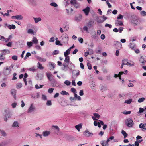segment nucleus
Masks as SVG:
<instances>
[{
    "mask_svg": "<svg viewBox=\"0 0 146 146\" xmlns=\"http://www.w3.org/2000/svg\"><path fill=\"white\" fill-rule=\"evenodd\" d=\"M126 125L129 127H132L134 125V123L132 119L129 118L125 120Z\"/></svg>",
    "mask_w": 146,
    "mask_h": 146,
    "instance_id": "1",
    "label": "nucleus"
},
{
    "mask_svg": "<svg viewBox=\"0 0 146 146\" xmlns=\"http://www.w3.org/2000/svg\"><path fill=\"white\" fill-rule=\"evenodd\" d=\"M123 65H127L129 66H133L134 65V62H133L131 61H129L127 59H125L123 60L122 61Z\"/></svg>",
    "mask_w": 146,
    "mask_h": 146,
    "instance_id": "2",
    "label": "nucleus"
},
{
    "mask_svg": "<svg viewBox=\"0 0 146 146\" xmlns=\"http://www.w3.org/2000/svg\"><path fill=\"white\" fill-rule=\"evenodd\" d=\"M72 65V62H64V71L70 70Z\"/></svg>",
    "mask_w": 146,
    "mask_h": 146,
    "instance_id": "3",
    "label": "nucleus"
},
{
    "mask_svg": "<svg viewBox=\"0 0 146 146\" xmlns=\"http://www.w3.org/2000/svg\"><path fill=\"white\" fill-rule=\"evenodd\" d=\"M70 3L72 5L76 8L80 7V5L77 2L76 0H71L70 1Z\"/></svg>",
    "mask_w": 146,
    "mask_h": 146,
    "instance_id": "4",
    "label": "nucleus"
},
{
    "mask_svg": "<svg viewBox=\"0 0 146 146\" xmlns=\"http://www.w3.org/2000/svg\"><path fill=\"white\" fill-rule=\"evenodd\" d=\"M131 22L135 25H136L139 24V22L136 17L133 18L131 20Z\"/></svg>",
    "mask_w": 146,
    "mask_h": 146,
    "instance_id": "5",
    "label": "nucleus"
},
{
    "mask_svg": "<svg viewBox=\"0 0 146 146\" xmlns=\"http://www.w3.org/2000/svg\"><path fill=\"white\" fill-rule=\"evenodd\" d=\"M107 140H102L100 141V143L102 146H110Z\"/></svg>",
    "mask_w": 146,
    "mask_h": 146,
    "instance_id": "6",
    "label": "nucleus"
},
{
    "mask_svg": "<svg viewBox=\"0 0 146 146\" xmlns=\"http://www.w3.org/2000/svg\"><path fill=\"white\" fill-rule=\"evenodd\" d=\"M49 68L50 70H54V68L55 67V64L52 62H49Z\"/></svg>",
    "mask_w": 146,
    "mask_h": 146,
    "instance_id": "7",
    "label": "nucleus"
},
{
    "mask_svg": "<svg viewBox=\"0 0 146 146\" xmlns=\"http://www.w3.org/2000/svg\"><path fill=\"white\" fill-rule=\"evenodd\" d=\"M90 10V8L88 7H87L84 9H83L82 11L86 15H88Z\"/></svg>",
    "mask_w": 146,
    "mask_h": 146,
    "instance_id": "8",
    "label": "nucleus"
},
{
    "mask_svg": "<svg viewBox=\"0 0 146 146\" xmlns=\"http://www.w3.org/2000/svg\"><path fill=\"white\" fill-rule=\"evenodd\" d=\"M115 24L117 26H122L123 25V22L121 20H117L115 21Z\"/></svg>",
    "mask_w": 146,
    "mask_h": 146,
    "instance_id": "9",
    "label": "nucleus"
},
{
    "mask_svg": "<svg viewBox=\"0 0 146 146\" xmlns=\"http://www.w3.org/2000/svg\"><path fill=\"white\" fill-rule=\"evenodd\" d=\"M84 135L86 137H89L93 135V134L89 131L88 130H86L85 132H84Z\"/></svg>",
    "mask_w": 146,
    "mask_h": 146,
    "instance_id": "10",
    "label": "nucleus"
},
{
    "mask_svg": "<svg viewBox=\"0 0 146 146\" xmlns=\"http://www.w3.org/2000/svg\"><path fill=\"white\" fill-rule=\"evenodd\" d=\"M139 127L140 128H142L143 131L146 130V123H140L139 125Z\"/></svg>",
    "mask_w": 146,
    "mask_h": 146,
    "instance_id": "11",
    "label": "nucleus"
},
{
    "mask_svg": "<svg viewBox=\"0 0 146 146\" xmlns=\"http://www.w3.org/2000/svg\"><path fill=\"white\" fill-rule=\"evenodd\" d=\"M82 123H80L75 126V128L78 132L80 131V129L82 128Z\"/></svg>",
    "mask_w": 146,
    "mask_h": 146,
    "instance_id": "12",
    "label": "nucleus"
},
{
    "mask_svg": "<svg viewBox=\"0 0 146 146\" xmlns=\"http://www.w3.org/2000/svg\"><path fill=\"white\" fill-rule=\"evenodd\" d=\"M11 70L7 68L6 69L3 71L4 74L6 75H7L10 74L11 72Z\"/></svg>",
    "mask_w": 146,
    "mask_h": 146,
    "instance_id": "13",
    "label": "nucleus"
},
{
    "mask_svg": "<svg viewBox=\"0 0 146 146\" xmlns=\"http://www.w3.org/2000/svg\"><path fill=\"white\" fill-rule=\"evenodd\" d=\"M145 56H142L140 57L139 59L140 62H141L143 64H144L146 62V61L145 59Z\"/></svg>",
    "mask_w": 146,
    "mask_h": 146,
    "instance_id": "14",
    "label": "nucleus"
},
{
    "mask_svg": "<svg viewBox=\"0 0 146 146\" xmlns=\"http://www.w3.org/2000/svg\"><path fill=\"white\" fill-rule=\"evenodd\" d=\"M108 89V87L106 86H104L102 85H100V90L102 92H104L107 90Z\"/></svg>",
    "mask_w": 146,
    "mask_h": 146,
    "instance_id": "15",
    "label": "nucleus"
},
{
    "mask_svg": "<svg viewBox=\"0 0 146 146\" xmlns=\"http://www.w3.org/2000/svg\"><path fill=\"white\" fill-rule=\"evenodd\" d=\"M1 51L2 52L1 54L4 56L7 54H9L10 52V51L9 50L6 49H4Z\"/></svg>",
    "mask_w": 146,
    "mask_h": 146,
    "instance_id": "16",
    "label": "nucleus"
},
{
    "mask_svg": "<svg viewBox=\"0 0 146 146\" xmlns=\"http://www.w3.org/2000/svg\"><path fill=\"white\" fill-rule=\"evenodd\" d=\"M16 90L15 89H12L11 90V94L13 95L15 99H16Z\"/></svg>",
    "mask_w": 146,
    "mask_h": 146,
    "instance_id": "17",
    "label": "nucleus"
},
{
    "mask_svg": "<svg viewBox=\"0 0 146 146\" xmlns=\"http://www.w3.org/2000/svg\"><path fill=\"white\" fill-rule=\"evenodd\" d=\"M35 108L33 106V104H32L28 110V112H31L34 110Z\"/></svg>",
    "mask_w": 146,
    "mask_h": 146,
    "instance_id": "18",
    "label": "nucleus"
},
{
    "mask_svg": "<svg viewBox=\"0 0 146 146\" xmlns=\"http://www.w3.org/2000/svg\"><path fill=\"white\" fill-rule=\"evenodd\" d=\"M114 42V45H117L119 47V48L120 49L122 47V45L120 43V42L119 41H115Z\"/></svg>",
    "mask_w": 146,
    "mask_h": 146,
    "instance_id": "19",
    "label": "nucleus"
},
{
    "mask_svg": "<svg viewBox=\"0 0 146 146\" xmlns=\"http://www.w3.org/2000/svg\"><path fill=\"white\" fill-rule=\"evenodd\" d=\"M64 36V40H65V41H64V44H68V37L67 35H65Z\"/></svg>",
    "mask_w": 146,
    "mask_h": 146,
    "instance_id": "20",
    "label": "nucleus"
},
{
    "mask_svg": "<svg viewBox=\"0 0 146 146\" xmlns=\"http://www.w3.org/2000/svg\"><path fill=\"white\" fill-rule=\"evenodd\" d=\"M65 59H64V62H71L70 60V57L69 56H65Z\"/></svg>",
    "mask_w": 146,
    "mask_h": 146,
    "instance_id": "21",
    "label": "nucleus"
},
{
    "mask_svg": "<svg viewBox=\"0 0 146 146\" xmlns=\"http://www.w3.org/2000/svg\"><path fill=\"white\" fill-rule=\"evenodd\" d=\"M32 43H33L35 44H37L38 43V40L36 38L34 37L33 38L32 42Z\"/></svg>",
    "mask_w": 146,
    "mask_h": 146,
    "instance_id": "22",
    "label": "nucleus"
},
{
    "mask_svg": "<svg viewBox=\"0 0 146 146\" xmlns=\"http://www.w3.org/2000/svg\"><path fill=\"white\" fill-rule=\"evenodd\" d=\"M50 132L49 131H45L43 132V135L44 136H48L50 134Z\"/></svg>",
    "mask_w": 146,
    "mask_h": 146,
    "instance_id": "23",
    "label": "nucleus"
},
{
    "mask_svg": "<svg viewBox=\"0 0 146 146\" xmlns=\"http://www.w3.org/2000/svg\"><path fill=\"white\" fill-rule=\"evenodd\" d=\"M8 27L10 29H14L16 28L15 26L14 25H12L11 26L10 25H8Z\"/></svg>",
    "mask_w": 146,
    "mask_h": 146,
    "instance_id": "24",
    "label": "nucleus"
},
{
    "mask_svg": "<svg viewBox=\"0 0 146 146\" xmlns=\"http://www.w3.org/2000/svg\"><path fill=\"white\" fill-rule=\"evenodd\" d=\"M121 133L124 136V139L126 138L128 135V134L126 132L123 130L122 131Z\"/></svg>",
    "mask_w": 146,
    "mask_h": 146,
    "instance_id": "25",
    "label": "nucleus"
},
{
    "mask_svg": "<svg viewBox=\"0 0 146 146\" xmlns=\"http://www.w3.org/2000/svg\"><path fill=\"white\" fill-rule=\"evenodd\" d=\"M70 49H68L65 52H64V56H68V55L70 54Z\"/></svg>",
    "mask_w": 146,
    "mask_h": 146,
    "instance_id": "26",
    "label": "nucleus"
},
{
    "mask_svg": "<svg viewBox=\"0 0 146 146\" xmlns=\"http://www.w3.org/2000/svg\"><path fill=\"white\" fill-rule=\"evenodd\" d=\"M36 58L40 61L45 62L46 61V59H45L41 57L38 56L36 57Z\"/></svg>",
    "mask_w": 146,
    "mask_h": 146,
    "instance_id": "27",
    "label": "nucleus"
},
{
    "mask_svg": "<svg viewBox=\"0 0 146 146\" xmlns=\"http://www.w3.org/2000/svg\"><path fill=\"white\" fill-rule=\"evenodd\" d=\"M35 21L36 23H37L39 21H40L41 20V19L40 17L38 18H33Z\"/></svg>",
    "mask_w": 146,
    "mask_h": 146,
    "instance_id": "28",
    "label": "nucleus"
},
{
    "mask_svg": "<svg viewBox=\"0 0 146 146\" xmlns=\"http://www.w3.org/2000/svg\"><path fill=\"white\" fill-rule=\"evenodd\" d=\"M37 65V67L38 68L40 69H44L43 67L42 66L41 64L40 63V62H38Z\"/></svg>",
    "mask_w": 146,
    "mask_h": 146,
    "instance_id": "29",
    "label": "nucleus"
},
{
    "mask_svg": "<svg viewBox=\"0 0 146 146\" xmlns=\"http://www.w3.org/2000/svg\"><path fill=\"white\" fill-rule=\"evenodd\" d=\"M64 30L67 31L69 28V25L68 23H66L65 25L64 24Z\"/></svg>",
    "mask_w": 146,
    "mask_h": 146,
    "instance_id": "30",
    "label": "nucleus"
},
{
    "mask_svg": "<svg viewBox=\"0 0 146 146\" xmlns=\"http://www.w3.org/2000/svg\"><path fill=\"white\" fill-rule=\"evenodd\" d=\"M66 12L68 15H71L73 11V9H71L70 11L68 9H66Z\"/></svg>",
    "mask_w": 146,
    "mask_h": 146,
    "instance_id": "31",
    "label": "nucleus"
},
{
    "mask_svg": "<svg viewBox=\"0 0 146 146\" xmlns=\"http://www.w3.org/2000/svg\"><path fill=\"white\" fill-rule=\"evenodd\" d=\"M132 102V99H129L125 101L124 103L127 104H130Z\"/></svg>",
    "mask_w": 146,
    "mask_h": 146,
    "instance_id": "32",
    "label": "nucleus"
},
{
    "mask_svg": "<svg viewBox=\"0 0 146 146\" xmlns=\"http://www.w3.org/2000/svg\"><path fill=\"white\" fill-rule=\"evenodd\" d=\"M15 17H16V19L18 20H21L23 18V17L21 15H17Z\"/></svg>",
    "mask_w": 146,
    "mask_h": 146,
    "instance_id": "33",
    "label": "nucleus"
},
{
    "mask_svg": "<svg viewBox=\"0 0 146 146\" xmlns=\"http://www.w3.org/2000/svg\"><path fill=\"white\" fill-rule=\"evenodd\" d=\"M74 95L76 99V100L79 101L81 100V97L79 96L78 95L76 94H75Z\"/></svg>",
    "mask_w": 146,
    "mask_h": 146,
    "instance_id": "34",
    "label": "nucleus"
},
{
    "mask_svg": "<svg viewBox=\"0 0 146 146\" xmlns=\"http://www.w3.org/2000/svg\"><path fill=\"white\" fill-rule=\"evenodd\" d=\"M136 138L138 140V141L139 143H140L143 141L142 139L140 140H139V139H141L142 138V137L140 136H137L136 137Z\"/></svg>",
    "mask_w": 146,
    "mask_h": 146,
    "instance_id": "35",
    "label": "nucleus"
},
{
    "mask_svg": "<svg viewBox=\"0 0 146 146\" xmlns=\"http://www.w3.org/2000/svg\"><path fill=\"white\" fill-rule=\"evenodd\" d=\"M114 138V137L113 136H111L109 138H107V141L109 142L111 140H113Z\"/></svg>",
    "mask_w": 146,
    "mask_h": 146,
    "instance_id": "36",
    "label": "nucleus"
},
{
    "mask_svg": "<svg viewBox=\"0 0 146 146\" xmlns=\"http://www.w3.org/2000/svg\"><path fill=\"white\" fill-rule=\"evenodd\" d=\"M114 138V137L113 136H111L109 138H107V141L109 142L111 140H113Z\"/></svg>",
    "mask_w": 146,
    "mask_h": 146,
    "instance_id": "37",
    "label": "nucleus"
},
{
    "mask_svg": "<svg viewBox=\"0 0 146 146\" xmlns=\"http://www.w3.org/2000/svg\"><path fill=\"white\" fill-rule=\"evenodd\" d=\"M33 43L31 42H27V44L29 47H30L32 46Z\"/></svg>",
    "mask_w": 146,
    "mask_h": 146,
    "instance_id": "38",
    "label": "nucleus"
},
{
    "mask_svg": "<svg viewBox=\"0 0 146 146\" xmlns=\"http://www.w3.org/2000/svg\"><path fill=\"white\" fill-rule=\"evenodd\" d=\"M5 58V56L1 53L0 54V60L1 61L3 60Z\"/></svg>",
    "mask_w": 146,
    "mask_h": 146,
    "instance_id": "39",
    "label": "nucleus"
},
{
    "mask_svg": "<svg viewBox=\"0 0 146 146\" xmlns=\"http://www.w3.org/2000/svg\"><path fill=\"white\" fill-rule=\"evenodd\" d=\"M22 85L21 83H18L16 84V87L17 88H20L22 86Z\"/></svg>",
    "mask_w": 146,
    "mask_h": 146,
    "instance_id": "40",
    "label": "nucleus"
},
{
    "mask_svg": "<svg viewBox=\"0 0 146 146\" xmlns=\"http://www.w3.org/2000/svg\"><path fill=\"white\" fill-rule=\"evenodd\" d=\"M102 18H103V19H104V20L102 21H98V23H102V22H103L105 20H106L107 19V18L106 17H105V16L104 15H103L102 16Z\"/></svg>",
    "mask_w": 146,
    "mask_h": 146,
    "instance_id": "41",
    "label": "nucleus"
},
{
    "mask_svg": "<svg viewBox=\"0 0 146 146\" xmlns=\"http://www.w3.org/2000/svg\"><path fill=\"white\" fill-rule=\"evenodd\" d=\"M18 123L17 121H15L13 123L12 126L14 127H15L18 126Z\"/></svg>",
    "mask_w": 146,
    "mask_h": 146,
    "instance_id": "42",
    "label": "nucleus"
},
{
    "mask_svg": "<svg viewBox=\"0 0 146 146\" xmlns=\"http://www.w3.org/2000/svg\"><path fill=\"white\" fill-rule=\"evenodd\" d=\"M140 14L141 15L143 16H146V12L144 11H143L140 12Z\"/></svg>",
    "mask_w": 146,
    "mask_h": 146,
    "instance_id": "43",
    "label": "nucleus"
},
{
    "mask_svg": "<svg viewBox=\"0 0 146 146\" xmlns=\"http://www.w3.org/2000/svg\"><path fill=\"white\" fill-rule=\"evenodd\" d=\"M145 100L144 98L142 97L141 98H139L138 100V102L139 103H141L144 101Z\"/></svg>",
    "mask_w": 146,
    "mask_h": 146,
    "instance_id": "44",
    "label": "nucleus"
},
{
    "mask_svg": "<svg viewBox=\"0 0 146 146\" xmlns=\"http://www.w3.org/2000/svg\"><path fill=\"white\" fill-rule=\"evenodd\" d=\"M31 55V54L30 53L28 52L26 54V56L24 57V60H26L27 58V57H29Z\"/></svg>",
    "mask_w": 146,
    "mask_h": 146,
    "instance_id": "45",
    "label": "nucleus"
},
{
    "mask_svg": "<svg viewBox=\"0 0 146 146\" xmlns=\"http://www.w3.org/2000/svg\"><path fill=\"white\" fill-rule=\"evenodd\" d=\"M94 116L95 117L98 119H99L100 116V115L98 113H94L93 114Z\"/></svg>",
    "mask_w": 146,
    "mask_h": 146,
    "instance_id": "46",
    "label": "nucleus"
},
{
    "mask_svg": "<svg viewBox=\"0 0 146 146\" xmlns=\"http://www.w3.org/2000/svg\"><path fill=\"white\" fill-rule=\"evenodd\" d=\"M54 90V89L53 88H49L48 90V92L49 93L51 94L53 92Z\"/></svg>",
    "mask_w": 146,
    "mask_h": 146,
    "instance_id": "47",
    "label": "nucleus"
},
{
    "mask_svg": "<svg viewBox=\"0 0 146 146\" xmlns=\"http://www.w3.org/2000/svg\"><path fill=\"white\" fill-rule=\"evenodd\" d=\"M131 111H125L123 112V113L125 115L129 114L131 113Z\"/></svg>",
    "mask_w": 146,
    "mask_h": 146,
    "instance_id": "48",
    "label": "nucleus"
},
{
    "mask_svg": "<svg viewBox=\"0 0 146 146\" xmlns=\"http://www.w3.org/2000/svg\"><path fill=\"white\" fill-rule=\"evenodd\" d=\"M27 33L29 34H33L34 32L33 31L32 29H29L27 31Z\"/></svg>",
    "mask_w": 146,
    "mask_h": 146,
    "instance_id": "49",
    "label": "nucleus"
},
{
    "mask_svg": "<svg viewBox=\"0 0 146 146\" xmlns=\"http://www.w3.org/2000/svg\"><path fill=\"white\" fill-rule=\"evenodd\" d=\"M58 38H56V45H61V44L60 43V41L59 40H57Z\"/></svg>",
    "mask_w": 146,
    "mask_h": 146,
    "instance_id": "50",
    "label": "nucleus"
},
{
    "mask_svg": "<svg viewBox=\"0 0 146 146\" xmlns=\"http://www.w3.org/2000/svg\"><path fill=\"white\" fill-rule=\"evenodd\" d=\"M71 91L73 93H74V94H76V90L75 89L73 88H71Z\"/></svg>",
    "mask_w": 146,
    "mask_h": 146,
    "instance_id": "51",
    "label": "nucleus"
},
{
    "mask_svg": "<svg viewBox=\"0 0 146 146\" xmlns=\"http://www.w3.org/2000/svg\"><path fill=\"white\" fill-rule=\"evenodd\" d=\"M123 16L121 14H119L117 17V19H122L123 18Z\"/></svg>",
    "mask_w": 146,
    "mask_h": 146,
    "instance_id": "52",
    "label": "nucleus"
},
{
    "mask_svg": "<svg viewBox=\"0 0 146 146\" xmlns=\"http://www.w3.org/2000/svg\"><path fill=\"white\" fill-rule=\"evenodd\" d=\"M64 84H66L67 85H70L71 84V82L68 80H66L64 82Z\"/></svg>",
    "mask_w": 146,
    "mask_h": 146,
    "instance_id": "53",
    "label": "nucleus"
},
{
    "mask_svg": "<svg viewBox=\"0 0 146 146\" xmlns=\"http://www.w3.org/2000/svg\"><path fill=\"white\" fill-rule=\"evenodd\" d=\"M50 5L51 6L54 7H56L58 6L57 4L54 2H52L51 3Z\"/></svg>",
    "mask_w": 146,
    "mask_h": 146,
    "instance_id": "54",
    "label": "nucleus"
},
{
    "mask_svg": "<svg viewBox=\"0 0 146 146\" xmlns=\"http://www.w3.org/2000/svg\"><path fill=\"white\" fill-rule=\"evenodd\" d=\"M12 59L14 60H17V57L16 55H14L12 56Z\"/></svg>",
    "mask_w": 146,
    "mask_h": 146,
    "instance_id": "55",
    "label": "nucleus"
},
{
    "mask_svg": "<svg viewBox=\"0 0 146 146\" xmlns=\"http://www.w3.org/2000/svg\"><path fill=\"white\" fill-rule=\"evenodd\" d=\"M70 99L72 102H74L76 100V99L75 97V96H74V97H70Z\"/></svg>",
    "mask_w": 146,
    "mask_h": 146,
    "instance_id": "56",
    "label": "nucleus"
},
{
    "mask_svg": "<svg viewBox=\"0 0 146 146\" xmlns=\"http://www.w3.org/2000/svg\"><path fill=\"white\" fill-rule=\"evenodd\" d=\"M134 46H135V44H134V43H130V47L131 48L133 49L134 48Z\"/></svg>",
    "mask_w": 146,
    "mask_h": 146,
    "instance_id": "57",
    "label": "nucleus"
},
{
    "mask_svg": "<svg viewBox=\"0 0 146 146\" xmlns=\"http://www.w3.org/2000/svg\"><path fill=\"white\" fill-rule=\"evenodd\" d=\"M59 53V51L57 50H54L53 52V55L57 54Z\"/></svg>",
    "mask_w": 146,
    "mask_h": 146,
    "instance_id": "58",
    "label": "nucleus"
},
{
    "mask_svg": "<svg viewBox=\"0 0 146 146\" xmlns=\"http://www.w3.org/2000/svg\"><path fill=\"white\" fill-rule=\"evenodd\" d=\"M87 64L88 68L90 70L92 68V67L91 64L89 63H88Z\"/></svg>",
    "mask_w": 146,
    "mask_h": 146,
    "instance_id": "59",
    "label": "nucleus"
},
{
    "mask_svg": "<svg viewBox=\"0 0 146 146\" xmlns=\"http://www.w3.org/2000/svg\"><path fill=\"white\" fill-rule=\"evenodd\" d=\"M17 75V74L16 73H14L13 74V77L12 78V80H15L17 79V77H16V76Z\"/></svg>",
    "mask_w": 146,
    "mask_h": 146,
    "instance_id": "60",
    "label": "nucleus"
},
{
    "mask_svg": "<svg viewBox=\"0 0 146 146\" xmlns=\"http://www.w3.org/2000/svg\"><path fill=\"white\" fill-rule=\"evenodd\" d=\"M123 29V28L122 27H120L119 28V29H118V31H119L120 33H121Z\"/></svg>",
    "mask_w": 146,
    "mask_h": 146,
    "instance_id": "61",
    "label": "nucleus"
},
{
    "mask_svg": "<svg viewBox=\"0 0 146 146\" xmlns=\"http://www.w3.org/2000/svg\"><path fill=\"white\" fill-rule=\"evenodd\" d=\"M11 35H10L9 37V38H7L6 40H5V41L6 42H7L9 40H11Z\"/></svg>",
    "mask_w": 146,
    "mask_h": 146,
    "instance_id": "62",
    "label": "nucleus"
},
{
    "mask_svg": "<svg viewBox=\"0 0 146 146\" xmlns=\"http://www.w3.org/2000/svg\"><path fill=\"white\" fill-rule=\"evenodd\" d=\"M144 111V109L141 108H140L139 109V113H141L143 112Z\"/></svg>",
    "mask_w": 146,
    "mask_h": 146,
    "instance_id": "63",
    "label": "nucleus"
},
{
    "mask_svg": "<svg viewBox=\"0 0 146 146\" xmlns=\"http://www.w3.org/2000/svg\"><path fill=\"white\" fill-rule=\"evenodd\" d=\"M51 101L50 100H48L46 103V104L48 106H50L51 105Z\"/></svg>",
    "mask_w": 146,
    "mask_h": 146,
    "instance_id": "64",
    "label": "nucleus"
}]
</instances>
